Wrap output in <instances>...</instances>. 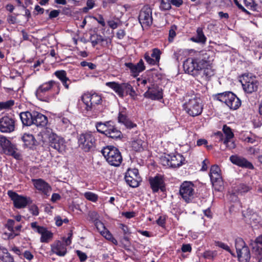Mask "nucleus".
I'll use <instances>...</instances> for the list:
<instances>
[{
    "instance_id": "1",
    "label": "nucleus",
    "mask_w": 262,
    "mask_h": 262,
    "mask_svg": "<svg viewBox=\"0 0 262 262\" xmlns=\"http://www.w3.org/2000/svg\"><path fill=\"white\" fill-rule=\"evenodd\" d=\"M212 62L206 54L203 58H187L183 63V68L186 73L195 77H200L205 80L214 74Z\"/></svg>"
},
{
    "instance_id": "2",
    "label": "nucleus",
    "mask_w": 262,
    "mask_h": 262,
    "mask_svg": "<svg viewBox=\"0 0 262 262\" xmlns=\"http://www.w3.org/2000/svg\"><path fill=\"white\" fill-rule=\"evenodd\" d=\"M101 153L104 157L106 161L111 165L119 166L122 161V157L119 149L112 146H107L101 150Z\"/></svg>"
},
{
    "instance_id": "3",
    "label": "nucleus",
    "mask_w": 262,
    "mask_h": 262,
    "mask_svg": "<svg viewBox=\"0 0 262 262\" xmlns=\"http://www.w3.org/2000/svg\"><path fill=\"white\" fill-rule=\"evenodd\" d=\"M219 101L225 103L230 109L236 110L241 105L239 99L231 92H225L219 93L215 96Z\"/></svg>"
},
{
    "instance_id": "4",
    "label": "nucleus",
    "mask_w": 262,
    "mask_h": 262,
    "mask_svg": "<svg viewBox=\"0 0 262 262\" xmlns=\"http://www.w3.org/2000/svg\"><path fill=\"white\" fill-rule=\"evenodd\" d=\"M184 108L186 113L192 117L200 115L203 109L201 99L196 97L186 101L184 104Z\"/></svg>"
},
{
    "instance_id": "5",
    "label": "nucleus",
    "mask_w": 262,
    "mask_h": 262,
    "mask_svg": "<svg viewBox=\"0 0 262 262\" xmlns=\"http://www.w3.org/2000/svg\"><path fill=\"white\" fill-rule=\"evenodd\" d=\"M240 81L245 92L247 93H252L256 91L259 82L256 77L252 73H245L243 75Z\"/></svg>"
},
{
    "instance_id": "6",
    "label": "nucleus",
    "mask_w": 262,
    "mask_h": 262,
    "mask_svg": "<svg viewBox=\"0 0 262 262\" xmlns=\"http://www.w3.org/2000/svg\"><path fill=\"white\" fill-rule=\"evenodd\" d=\"M79 146L84 151H89L94 146L95 139L91 133L81 134L78 137Z\"/></svg>"
},
{
    "instance_id": "7",
    "label": "nucleus",
    "mask_w": 262,
    "mask_h": 262,
    "mask_svg": "<svg viewBox=\"0 0 262 262\" xmlns=\"http://www.w3.org/2000/svg\"><path fill=\"white\" fill-rule=\"evenodd\" d=\"M0 146L5 154L11 156L16 159L20 158V155L17 152V149L15 145L4 136H0Z\"/></svg>"
},
{
    "instance_id": "8",
    "label": "nucleus",
    "mask_w": 262,
    "mask_h": 262,
    "mask_svg": "<svg viewBox=\"0 0 262 262\" xmlns=\"http://www.w3.org/2000/svg\"><path fill=\"white\" fill-rule=\"evenodd\" d=\"M179 193L185 202L189 203L193 199L194 186L189 181L184 182L180 187Z\"/></svg>"
},
{
    "instance_id": "9",
    "label": "nucleus",
    "mask_w": 262,
    "mask_h": 262,
    "mask_svg": "<svg viewBox=\"0 0 262 262\" xmlns=\"http://www.w3.org/2000/svg\"><path fill=\"white\" fill-rule=\"evenodd\" d=\"M54 87L57 88L58 84L54 81L43 83L36 91V97L42 101L48 102L49 98L46 95V94Z\"/></svg>"
},
{
    "instance_id": "10",
    "label": "nucleus",
    "mask_w": 262,
    "mask_h": 262,
    "mask_svg": "<svg viewBox=\"0 0 262 262\" xmlns=\"http://www.w3.org/2000/svg\"><path fill=\"white\" fill-rule=\"evenodd\" d=\"M81 100L85 105V109L87 111H92L95 105L100 104L102 101L101 96L96 93L84 94L82 96Z\"/></svg>"
},
{
    "instance_id": "11",
    "label": "nucleus",
    "mask_w": 262,
    "mask_h": 262,
    "mask_svg": "<svg viewBox=\"0 0 262 262\" xmlns=\"http://www.w3.org/2000/svg\"><path fill=\"white\" fill-rule=\"evenodd\" d=\"M151 9L147 6H144L140 12L139 20L142 27H148L152 24Z\"/></svg>"
},
{
    "instance_id": "12",
    "label": "nucleus",
    "mask_w": 262,
    "mask_h": 262,
    "mask_svg": "<svg viewBox=\"0 0 262 262\" xmlns=\"http://www.w3.org/2000/svg\"><path fill=\"white\" fill-rule=\"evenodd\" d=\"M45 136L48 139L49 145L51 147L58 151H61L64 148L63 140L52 132L47 131Z\"/></svg>"
},
{
    "instance_id": "13",
    "label": "nucleus",
    "mask_w": 262,
    "mask_h": 262,
    "mask_svg": "<svg viewBox=\"0 0 262 262\" xmlns=\"http://www.w3.org/2000/svg\"><path fill=\"white\" fill-rule=\"evenodd\" d=\"M184 160L183 156L180 154L177 155H167L161 159L162 164L171 167H179L182 164Z\"/></svg>"
},
{
    "instance_id": "14",
    "label": "nucleus",
    "mask_w": 262,
    "mask_h": 262,
    "mask_svg": "<svg viewBox=\"0 0 262 262\" xmlns=\"http://www.w3.org/2000/svg\"><path fill=\"white\" fill-rule=\"evenodd\" d=\"M150 187L154 192H157L159 190L163 192L165 190V184L164 176L157 174L149 179Z\"/></svg>"
},
{
    "instance_id": "15",
    "label": "nucleus",
    "mask_w": 262,
    "mask_h": 262,
    "mask_svg": "<svg viewBox=\"0 0 262 262\" xmlns=\"http://www.w3.org/2000/svg\"><path fill=\"white\" fill-rule=\"evenodd\" d=\"M8 195L13 201L14 206L18 209L25 207L29 203L27 198L19 195L16 192L9 190Z\"/></svg>"
},
{
    "instance_id": "16",
    "label": "nucleus",
    "mask_w": 262,
    "mask_h": 262,
    "mask_svg": "<svg viewBox=\"0 0 262 262\" xmlns=\"http://www.w3.org/2000/svg\"><path fill=\"white\" fill-rule=\"evenodd\" d=\"M14 120L7 116L0 119V131L2 133H11L14 130Z\"/></svg>"
},
{
    "instance_id": "17",
    "label": "nucleus",
    "mask_w": 262,
    "mask_h": 262,
    "mask_svg": "<svg viewBox=\"0 0 262 262\" xmlns=\"http://www.w3.org/2000/svg\"><path fill=\"white\" fill-rule=\"evenodd\" d=\"M220 172V168L217 165H214L211 166L209 176L213 185H217L220 187L222 186L223 182Z\"/></svg>"
},
{
    "instance_id": "18",
    "label": "nucleus",
    "mask_w": 262,
    "mask_h": 262,
    "mask_svg": "<svg viewBox=\"0 0 262 262\" xmlns=\"http://www.w3.org/2000/svg\"><path fill=\"white\" fill-rule=\"evenodd\" d=\"M144 96L152 100L161 99L163 97L162 90L157 85H152L148 88V90L144 94Z\"/></svg>"
},
{
    "instance_id": "19",
    "label": "nucleus",
    "mask_w": 262,
    "mask_h": 262,
    "mask_svg": "<svg viewBox=\"0 0 262 262\" xmlns=\"http://www.w3.org/2000/svg\"><path fill=\"white\" fill-rule=\"evenodd\" d=\"M33 184L35 187L43 194L48 196L49 193L51 191V186L44 180L41 179L33 180Z\"/></svg>"
},
{
    "instance_id": "20",
    "label": "nucleus",
    "mask_w": 262,
    "mask_h": 262,
    "mask_svg": "<svg viewBox=\"0 0 262 262\" xmlns=\"http://www.w3.org/2000/svg\"><path fill=\"white\" fill-rule=\"evenodd\" d=\"M230 160L233 164L237 165L239 166L248 168L251 169L254 168V166L252 164L249 162L245 158L243 157H241L236 155L231 156L230 157Z\"/></svg>"
},
{
    "instance_id": "21",
    "label": "nucleus",
    "mask_w": 262,
    "mask_h": 262,
    "mask_svg": "<svg viewBox=\"0 0 262 262\" xmlns=\"http://www.w3.org/2000/svg\"><path fill=\"white\" fill-rule=\"evenodd\" d=\"M125 65L129 68L131 73L134 76H137L139 73L145 70V66L142 59H140L138 63L135 64L131 62L125 63Z\"/></svg>"
},
{
    "instance_id": "22",
    "label": "nucleus",
    "mask_w": 262,
    "mask_h": 262,
    "mask_svg": "<svg viewBox=\"0 0 262 262\" xmlns=\"http://www.w3.org/2000/svg\"><path fill=\"white\" fill-rule=\"evenodd\" d=\"M118 121L119 123L123 124L127 128L131 129L137 126L128 117L124 111L119 112L118 116Z\"/></svg>"
},
{
    "instance_id": "23",
    "label": "nucleus",
    "mask_w": 262,
    "mask_h": 262,
    "mask_svg": "<svg viewBox=\"0 0 262 262\" xmlns=\"http://www.w3.org/2000/svg\"><path fill=\"white\" fill-rule=\"evenodd\" d=\"M33 124L38 127H45L48 123L47 117L37 112H33Z\"/></svg>"
},
{
    "instance_id": "24",
    "label": "nucleus",
    "mask_w": 262,
    "mask_h": 262,
    "mask_svg": "<svg viewBox=\"0 0 262 262\" xmlns=\"http://www.w3.org/2000/svg\"><path fill=\"white\" fill-rule=\"evenodd\" d=\"M21 139L26 147L33 149L37 145V141L32 134H24Z\"/></svg>"
},
{
    "instance_id": "25",
    "label": "nucleus",
    "mask_w": 262,
    "mask_h": 262,
    "mask_svg": "<svg viewBox=\"0 0 262 262\" xmlns=\"http://www.w3.org/2000/svg\"><path fill=\"white\" fill-rule=\"evenodd\" d=\"M33 112L30 113L27 111L21 112L19 114L20 119L24 126H29L33 124Z\"/></svg>"
},
{
    "instance_id": "26",
    "label": "nucleus",
    "mask_w": 262,
    "mask_h": 262,
    "mask_svg": "<svg viewBox=\"0 0 262 262\" xmlns=\"http://www.w3.org/2000/svg\"><path fill=\"white\" fill-rule=\"evenodd\" d=\"M52 251L60 256L65 255L67 253V248L65 244L60 241L57 242L52 247Z\"/></svg>"
},
{
    "instance_id": "27",
    "label": "nucleus",
    "mask_w": 262,
    "mask_h": 262,
    "mask_svg": "<svg viewBox=\"0 0 262 262\" xmlns=\"http://www.w3.org/2000/svg\"><path fill=\"white\" fill-rule=\"evenodd\" d=\"M237 252V257L240 262H249L250 253L248 247H244Z\"/></svg>"
},
{
    "instance_id": "28",
    "label": "nucleus",
    "mask_w": 262,
    "mask_h": 262,
    "mask_svg": "<svg viewBox=\"0 0 262 262\" xmlns=\"http://www.w3.org/2000/svg\"><path fill=\"white\" fill-rule=\"evenodd\" d=\"M113 124V123L111 121L104 123L99 122L96 123L95 126L98 132L103 134L106 136L110 128V126Z\"/></svg>"
},
{
    "instance_id": "29",
    "label": "nucleus",
    "mask_w": 262,
    "mask_h": 262,
    "mask_svg": "<svg viewBox=\"0 0 262 262\" xmlns=\"http://www.w3.org/2000/svg\"><path fill=\"white\" fill-rule=\"evenodd\" d=\"M124 83L119 84L116 82H108L105 85L113 89L120 97H123V86Z\"/></svg>"
},
{
    "instance_id": "30",
    "label": "nucleus",
    "mask_w": 262,
    "mask_h": 262,
    "mask_svg": "<svg viewBox=\"0 0 262 262\" xmlns=\"http://www.w3.org/2000/svg\"><path fill=\"white\" fill-rule=\"evenodd\" d=\"M106 136L112 139H117L121 138L122 133L119 130L117 129L113 124L112 126H110V128Z\"/></svg>"
},
{
    "instance_id": "31",
    "label": "nucleus",
    "mask_w": 262,
    "mask_h": 262,
    "mask_svg": "<svg viewBox=\"0 0 262 262\" xmlns=\"http://www.w3.org/2000/svg\"><path fill=\"white\" fill-rule=\"evenodd\" d=\"M191 39L196 42H200L204 43L206 42V37L204 34L202 28H198L197 29L196 38H192Z\"/></svg>"
},
{
    "instance_id": "32",
    "label": "nucleus",
    "mask_w": 262,
    "mask_h": 262,
    "mask_svg": "<svg viewBox=\"0 0 262 262\" xmlns=\"http://www.w3.org/2000/svg\"><path fill=\"white\" fill-rule=\"evenodd\" d=\"M125 180L127 184L132 187H137L139 185V178H133L130 176L125 175Z\"/></svg>"
},
{
    "instance_id": "33",
    "label": "nucleus",
    "mask_w": 262,
    "mask_h": 262,
    "mask_svg": "<svg viewBox=\"0 0 262 262\" xmlns=\"http://www.w3.org/2000/svg\"><path fill=\"white\" fill-rule=\"evenodd\" d=\"M91 40L93 47H95L98 43L104 41L103 37L101 35L97 34L91 35Z\"/></svg>"
},
{
    "instance_id": "34",
    "label": "nucleus",
    "mask_w": 262,
    "mask_h": 262,
    "mask_svg": "<svg viewBox=\"0 0 262 262\" xmlns=\"http://www.w3.org/2000/svg\"><path fill=\"white\" fill-rule=\"evenodd\" d=\"M40 242L42 243H48L49 239L52 237V233L48 231L46 228L45 229V231L41 233Z\"/></svg>"
},
{
    "instance_id": "35",
    "label": "nucleus",
    "mask_w": 262,
    "mask_h": 262,
    "mask_svg": "<svg viewBox=\"0 0 262 262\" xmlns=\"http://www.w3.org/2000/svg\"><path fill=\"white\" fill-rule=\"evenodd\" d=\"M3 255L1 256V259L4 262H14L13 257L8 252L5 248L3 249Z\"/></svg>"
},
{
    "instance_id": "36",
    "label": "nucleus",
    "mask_w": 262,
    "mask_h": 262,
    "mask_svg": "<svg viewBox=\"0 0 262 262\" xmlns=\"http://www.w3.org/2000/svg\"><path fill=\"white\" fill-rule=\"evenodd\" d=\"M235 247L236 252L241 250L244 247H247L244 240L240 237L236 238L235 240Z\"/></svg>"
},
{
    "instance_id": "37",
    "label": "nucleus",
    "mask_w": 262,
    "mask_h": 262,
    "mask_svg": "<svg viewBox=\"0 0 262 262\" xmlns=\"http://www.w3.org/2000/svg\"><path fill=\"white\" fill-rule=\"evenodd\" d=\"M171 5L170 0H161L160 8L161 10L166 11L171 9Z\"/></svg>"
},
{
    "instance_id": "38",
    "label": "nucleus",
    "mask_w": 262,
    "mask_h": 262,
    "mask_svg": "<svg viewBox=\"0 0 262 262\" xmlns=\"http://www.w3.org/2000/svg\"><path fill=\"white\" fill-rule=\"evenodd\" d=\"M126 91L131 97H134L136 95V92L131 85L128 83H124L123 86V92Z\"/></svg>"
},
{
    "instance_id": "39",
    "label": "nucleus",
    "mask_w": 262,
    "mask_h": 262,
    "mask_svg": "<svg viewBox=\"0 0 262 262\" xmlns=\"http://www.w3.org/2000/svg\"><path fill=\"white\" fill-rule=\"evenodd\" d=\"M55 75L61 82L64 80H69V78L67 77V73L63 70L55 72Z\"/></svg>"
},
{
    "instance_id": "40",
    "label": "nucleus",
    "mask_w": 262,
    "mask_h": 262,
    "mask_svg": "<svg viewBox=\"0 0 262 262\" xmlns=\"http://www.w3.org/2000/svg\"><path fill=\"white\" fill-rule=\"evenodd\" d=\"M144 142L141 140H137L132 143V147L136 151H140L143 149Z\"/></svg>"
},
{
    "instance_id": "41",
    "label": "nucleus",
    "mask_w": 262,
    "mask_h": 262,
    "mask_svg": "<svg viewBox=\"0 0 262 262\" xmlns=\"http://www.w3.org/2000/svg\"><path fill=\"white\" fill-rule=\"evenodd\" d=\"M217 255L216 251L207 250L204 252L203 256L208 259H212Z\"/></svg>"
},
{
    "instance_id": "42",
    "label": "nucleus",
    "mask_w": 262,
    "mask_h": 262,
    "mask_svg": "<svg viewBox=\"0 0 262 262\" xmlns=\"http://www.w3.org/2000/svg\"><path fill=\"white\" fill-rule=\"evenodd\" d=\"M223 130L226 135L225 139H232L233 137V133L231 128L226 125H224Z\"/></svg>"
},
{
    "instance_id": "43",
    "label": "nucleus",
    "mask_w": 262,
    "mask_h": 262,
    "mask_svg": "<svg viewBox=\"0 0 262 262\" xmlns=\"http://www.w3.org/2000/svg\"><path fill=\"white\" fill-rule=\"evenodd\" d=\"M177 30V26L172 25L171 26L170 29L169 31V36L168 40L169 42H172L173 38L176 36V30Z\"/></svg>"
},
{
    "instance_id": "44",
    "label": "nucleus",
    "mask_w": 262,
    "mask_h": 262,
    "mask_svg": "<svg viewBox=\"0 0 262 262\" xmlns=\"http://www.w3.org/2000/svg\"><path fill=\"white\" fill-rule=\"evenodd\" d=\"M14 104L13 100H10L6 102H0V110L10 108Z\"/></svg>"
},
{
    "instance_id": "45",
    "label": "nucleus",
    "mask_w": 262,
    "mask_h": 262,
    "mask_svg": "<svg viewBox=\"0 0 262 262\" xmlns=\"http://www.w3.org/2000/svg\"><path fill=\"white\" fill-rule=\"evenodd\" d=\"M161 53L159 49L157 48H155L152 50V52L150 55V56L155 59V61H158L159 62L160 59V55Z\"/></svg>"
},
{
    "instance_id": "46",
    "label": "nucleus",
    "mask_w": 262,
    "mask_h": 262,
    "mask_svg": "<svg viewBox=\"0 0 262 262\" xmlns=\"http://www.w3.org/2000/svg\"><path fill=\"white\" fill-rule=\"evenodd\" d=\"M84 196L86 199L92 202H96L98 199V196L92 192H85Z\"/></svg>"
},
{
    "instance_id": "47",
    "label": "nucleus",
    "mask_w": 262,
    "mask_h": 262,
    "mask_svg": "<svg viewBox=\"0 0 262 262\" xmlns=\"http://www.w3.org/2000/svg\"><path fill=\"white\" fill-rule=\"evenodd\" d=\"M231 139H224L223 140V144L225 145L226 147L229 149H232L235 148L236 145L234 142L230 141Z\"/></svg>"
},
{
    "instance_id": "48",
    "label": "nucleus",
    "mask_w": 262,
    "mask_h": 262,
    "mask_svg": "<svg viewBox=\"0 0 262 262\" xmlns=\"http://www.w3.org/2000/svg\"><path fill=\"white\" fill-rule=\"evenodd\" d=\"M125 176H129L132 177L133 178L135 177V178H139L138 170L137 169H136V168L129 169L127 170V171L126 172Z\"/></svg>"
},
{
    "instance_id": "49",
    "label": "nucleus",
    "mask_w": 262,
    "mask_h": 262,
    "mask_svg": "<svg viewBox=\"0 0 262 262\" xmlns=\"http://www.w3.org/2000/svg\"><path fill=\"white\" fill-rule=\"evenodd\" d=\"M31 226L34 231L37 232L39 234L42 233V232L45 231V228L42 226H38L36 222L32 223L31 224Z\"/></svg>"
},
{
    "instance_id": "50",
    "label": "nucleus",
    "mask_w": 262,
    "mask_h": 262,
    "mask_svg": "<svg viewBox=\"0 0 262 262\" xmlns=\"http://www.w3.org/2000/svg\"><path fill=\"white\" fill-rule=\"evenodd\" d=\"M144 59L149 64L151 65H156L159 63V61H155V59L151 58L149 53H146L144 55Z\"/></svg>"
},
{
    "instance_id": "51",
    "label": "nucleus",
    "mask_w": 262,
    "mask_h": 262,
    "mask_svg": "<svg viewBox=\"0 0 262 262\" xmlns=\"http://www.w3.org/2000/svg\"><path fill=\"white\" fill-rule=\"evenodd\" d=\"M244 2L247 7H250L254 11H257V5L254 3L253 0H244Z\"/></svg>"
},
{
    "instance_id": "52",
    "label": "nucleus",
    "mask_w": 262,
    "mask_h": 262,
    "mask_svg": "<svg viewBox=\"0 0 262 262\" xmlns=\"http://www.w3.org/2000/svg\"><path fill=\"white\" fill-rule=\"evenodd\" d=\"M215 245L216 246H218V247L226 250L227 251H228L230 253H232L229 247L227 245L225 244V243L221 242H216Z\"/></svg>"
},
{
    "instance_id": "53",
    "label": "nucleus",
    "mask_w": 262,
    "mask_h": 262,
    "mask_svg": "<svg viewBox=\"0 0 262 262\" xmlns=\"http://www.w3.org/2000/svg\"><path fill=\"white\" fill-rule=\"evenodd\" d=\"M14 224H15V221L14 220H10V219L8 220L6 226H7L8 229L10 231L12 232H14V228H13Z\"/></svg>"
},
{
    "instance_id": "54",
    "label": "nucleus",
    "mask_w": 262,
    "mask_h": 262,
    "mask_svg": "<svg viewBox=\"0 0 262 262\" xmlns=\"http://www.w3.org/2000/svg\"><path fill=\"white\" fill-rule=\"evenodd\" d=\"M250 190V187L244 184H241L238 188V191L241 193L247 192Z\"/></svg>"
},
{
    "instance_id": "55",
    "label": "nucleus",
    "mask_w": 262,
    "mask_h": 262,
    "mask_svg": "<svg viewBox=\"0 0 262 262\" xmlns=\"http://www.w3.org/2000/svg\"><path fill=\"white\" fill-rule=\"evenodd\" d=\"M80 65L83 67L88 66L89 68V69L91 70H93V69H95V68L96 67V65L94 64V63H91V62H88L85 61H83L81 62Z\"/></svg>"
},
{
    "instance_id": "56",
    "label": "nucleus",
    "mask_w": 262,
    "mask_h": 262,
    "mask_svg": "<svg viewBox=\"0 0 262 262\" xmlns=\"http://www.w3.org/2000/svg\"><path fill=\"white\" fill-rule=\"evenodd\" d=\"M76 253L81 261H84L87 259V256L85 253L80 250H77Z\"/></svg>"
},
{
    "instance_id": "57",
    "label": "nucleus",
    "mask_w": 262,
    "mask_h": 262,
    "mask_svg": "<svg viewBox=\"0 0 262 262\" xmlns=\"http://www.w3.org/2000/svg\"><path fill=\"white\" fill-rule=\"evenodd\" d=\"M60 13V10H54L50 12L49 17L50 19H52L57 17Z\"/></svg>"
},
{
    "instance_id": "58",
    "label": "nucleus",
    "mask_w": 262,
    "mask_h": 262,
    "mask_svg": "<svg viewBox=\"0 0 262 262\" xmlns=\"http://www.w3.org/2000/svg\"><path fill=\"white\" fill-rule=\"evenodd\" d=\"M94 19L96 20L99 24H100L102 26L104 27L105 26V23L103 17L102 15H99L98 17H94Z\"/></svg>"
},
{
    "instance_id": "59",
    "label": "nucleus",
    "mask_w": 262,
    "mask_h": 262,
    "mask_svg": "<svg viewBox=\"0 0 262 262\" xmlns=\"http://www.w3.org/2000/svg\"><path fill=\"white\" fill-rule=\"evenodd\" d=\"M7 21L10 24H14L16 22V17L10 15L8 16Z\"/></svg>"
},
{
    "instance_id": "60",
    "label": "nucleus",
    "mask_w": 262,
    "mask_h": 262,
    "mask_svg": "<svg viewBox=\"0 0 262 262\" xmlns=\"http://www.w3.org/2000/svg\"><path fill=\"white\" fill-rule=\"evenodd\" d=\"M171 5L179 7L183 4V0H170Z\"/></svg>"
},
{
    "instance_id": "61",
    "label": "nucleus",
    "mask_w": 262,
    "mask_h": 262,
    "mask_svg": "<svg viewBox=\"0 0 262 262\" xmlns=\"http://www.w3.org/2000/svg\"><path fill=\"white\" fill-rule=\"evenodd\" d=\"M181 250L183 252H190L191 250V247L189 244L183 245Z\"/></svg>"
},
{
    "instance_id": "62",
    "label": "nucleus",
    "mask_w": 262,
    "mask_h": 262,
    "mask_svg": "<svg viewBox=\"0 0 262 262\" xmlns=\"http://www.w3.org/2000/svg\"><path fill=\"white\" fill-rule=\"evenodd\" d=\"M125 31L122 29L119 30L117 33V36L120 39L123 38V37L125 36Z\"/></svg>"
},
{
    "instance_id": "63",
    "label": "nucleus",
    "mask_w": 262,
    "mask_h": 262,
    "mask_svg": "<svg viewBox=\"0 0 262 262\" xmlns=\"http://www.w3.org/2000/svg\"><path fill=\"white\" fill-rule=\"evenodd\" d=\"M248 151L250 154L256 155L259 153V149L258 148L250 147Z\"/></svg>"
},
{
    "instance_id": "64",
    "label": "nucleus",
    "mask_w": 262,
    "mask_h": 262,
    "mask_svg": "<svg viewBox=\"0 0 262 262\" xmlns=\"http://www.w3.org/2000/svg\"><path fill=\"white\" fill-rule=\"evenodd\" d=\"M24 256L29 260H31L33 258V255L29 251H26L24 253Z\"/></svg>"
}]
</instances>
